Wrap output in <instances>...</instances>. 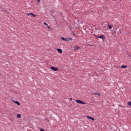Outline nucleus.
I'll return each mask as SVG.
<instances>
[{
  "label": "nucleus",
  "instance_id": "f257e3e1",
  "mask_svg": "<svg viewBox=\"0 0 131 131\" xmlns=\"http://www.w3.org/2000/svg\"><path fill=\"white\" fill-rule=\"evenodd\" d=\"M61 39H62V40H64L65 41H69V40H72V38H64L63 37H61Z\"/></svg>",
  "mask_w": 131,
  "mask_h": 131
},
{
  "label": "nucleus",
  "instance_id": "f03ea898",
  "mask_svg": "<svg viewBox=\"0 0 131 131\" xmlns=\"http://www.w3.org/2000/svg\"><path fill=\"white\" fill-rule=\"evenodd\" d=\"M76 102L78 103L79 104H85V103L84 102H83L81 100H76Z\"/></svg>",
  "mask_w": 131,
  "mask_h": 131
},
{
  "label": "nucleus",
  "instance_id": "7ed1b4c3",
  "mask_svg": "<svg viewBox=\"0 0 131 131\" xmlns=\"http://www.w3.org/2000/svg\"><path fill=\"white\" fill-rule=\"evenodd\" d=\"M27 15H28V16H30V15L31 16H33L34 18H35V17H36V15L32 13H27Z\"/></svg>",
  "mask_w": 131,
  "mask_h": 131
},
{
  "label": "nucleus",
  "instance_id": "20e7f679",
  "mask_svg": "<svg viewBox=\"0 0 131 131\" xmlns=\"http://www.w3.org/2000/svg\"><path fill=\"white\" fill-rule=\"evenodd\" d=\"M80 48L79 46H75L74 47V51H77V50H79Z\"/></svg>",
  "mask_w": 131,
  "mask_h": 131
},
{
  "label": "nucleus",
  "instance_id": "39448f33",
  "mask_svg": "<svg viewBox=\"0 0 131 131\" xmlns=\"http://www.w3.org/2000/svg\"><path fill=\"white\" fill-rule=\"evenodd\" d=\"M51 69L52 70H53V71H58V68H55L54 67H51Z\"/></svg>",
  "mask_w": 131,
  "mask_h": 131
},
{
  "label": "nucleus",
  "instance_id": "423d86ee",
  "mask_svg": "<svg viewBox=\"0 0 131 131\" xmlns=\"http://www.w3.org/2000/svg\"><path fill=\"white\" fill-rule=\"evenodd\" d=\"M57 52H58V53H60V54H62L63 53V51H62V49H57Z\"/></svg>",
  "mask_w": 131,
  "mask_h": 131
},
{
  "label": "nucleus",
  "instance_id": "0eeeda50",
  "mask_svg": "<svg viewBox=\"0 0 131 131\" xmlns=\"http://www.w3.org/2000/svg\"><path fill=\"white\" fill-rule=\"evenodd\" d=\"M12 101L15 104H16V105H18V106H20V102H19L18 101H15L14 100H13Z\"/></svg>",
  "mask_w": 131,
  "mask_h": 131
},
{
  "label": "nucleus",
  "instance_id": "6e6552de",
  "mask_svg": "<svg viewBox=\"0 0 131 131\" xmlns=\"http://www.w3.org/2000/svg\"><path fill=\"white\" fill-rule=\"evenodd\" d=\"M96 37L103 39L104 38V35L97 36Z\"/></svg>",
  "mask_w": 131,
  "mask_h": 131
},
{
  "label": "nucleus",
  "instance_id": "1a4fd4ad",
  "mask_svg": "<svg viewBox=\"0 0 131 131\" xmlns=\"http://www.w3.org/2000/svg\"><path fill=\"white\" fill-rule=\"evenodd\" d=\"M87 118L88 119H91V120H93L94 121V120H95V119L93 117H90V116H87Z\"/></svg>",
  "mask_w": 131,
  "mask_h": 131
},
{
  "label": "nucleus",
  "instance_id": "9d476101",
  "mask_svg": "<svg viewBox=\"0 0 131 131\" xmlns=\"http://www.w3.org/2000/svg\"><path fill=\"white\" fill-rule=\"evenodd\" d=\"M108 27L109 29H112V27H113V25H109V24H108Z\"/></svg>",
  "mask_w": 131,
  "mask_h": 131
},
{
  "label": "nucleus",
  "instance_id": "9b49d317",
  "mask_svg": "<svg viewBox=\"0 0 131 131\" xmlns=\"http://www.w3.org/2000/svg\"><path fill=\"white\" fill-rule=\"evenodd\" d=\"M126 67H127V66H124V65L121 66V68L122 69H125Z\"/></svg>",
  "mask_w": 131,
  "mask_h": 131
},
{
  "label": "nucleus",
  "instance_id": "f8f14e48",
  "mask_svg": "<svg viewBox=\"0 0 131 131\" xmlns=\"http://www.w3.org/2000/svg\"><path fill=\"white\" fill-rule=\"evenodd\" d=\"M17 118H20L21 117V115L18 114L17 115Z\"/></svg>",
  "mask_w": 131,
  "mask_h": 131
},
{
  "label": "nucleus",
  "instance_id": "ddd939ff",
  "mask_svg": "<svg viewBox=\"0 0 131 131\" xmlns=\"http://www.w3.org/2000/svg\"><path fill=\"white\" fill-rule=\"evenodd\" d=\"M95 95H97V96H100L101 95H100V93H98V92H96L94 93Z\"/></svg>",
  "mask_w": 131,
  "mask_h": 131
},
{
  "label": "nucleus",
  "instance_id": "4468645a",
  "mask_svg": "<svg viewBox=\"0 0 131 131\" xmlns=\"http://www.w3.org/2000/svg\"><path fill=\"white\" fill-rule=\"evenodd\" d=\"M45 120H46V121H48V122H50V120H49V118H46V119H45Z\"/></svg>",
  "mask_w": 131,
  "mask_h": 131
},
{
  "label": "nucleus",
  "instance_id": "2eb2a0df",
  "mask_svg": "<svg viewBox=\"0 0 131 131\" xmlns=\"http://www.w3.org/2000/svg\"><path fill=\"white\" fill-rule=\"evenodd\" d=\"M127 104L128 105V106H131V102H127Z\"/></svg>",
  "mask_w": 131,
  "mask_h": 131
},
{
  "label": "nucleus",
  "instance_id": "dca6fc26",
  "mask_svg": "<svg viewBox=\"0 0 131 131\" xmlns=\"http://www.w3.org/2000/svg\"><path fill=\"white\" fill-rule=\"evenodd\" d=\"M43 24H44V25H46V26H48V25L47 23H44Z\"/></svg>",
  "mask_w": 131,
  "mask_h": 131
},
{
  "label": "nucleus",
  "instance_id": "f3484780",
  "mask_svg": "<svg viewBox=\"0 0 131 131\" xmlns=\"http://www.w3.org/2000/svg\"><path fill=\"white\" fill-rule=\"evenodd\" d=\"M2 12H7L4 9H2Z\"/></svg>",
  "mask_w": 131,
  "mask_h": 131
},
{
  "label": "nucleus",
  "instance_id": "a211bd4d",
  "mask_svg": "<svg viewBox=\"0 0 131 131\" xmlns=\"http://www.w3.org/2000/svg\"><path fill=\"white\" fill-rule=\"evenodd\" d=\"M48 27H47V28H48V29H50V27H49V26H47Z\"/></svg>",
  "mask_w": 131,
  "mask_h": 131
},
{
  "label": "nucleus",
  "instance_id": "6ab92c4d",
  "mask_svg": "<svg viewBox=\"0 0 131 131\" xmlns=\"http://www.w3.org/2000/svg\"><path fill=\"white\" fill-rule=\"evenodd\" d=\"M38 3H40V0H37Z\"/></svg>",
  "mask_w": 131,
  "mask_h": 131
},
{
  "label": "nucleus",
  "instance_id": "aec40b11",
  "mask_svg": "<svg viewBox=\"0 0 131 131\" xmlns=\"http://www.w3.org/2000/svg\"><path fill=\"white\" fill-rule=\"evenodd\" d=\"M70 100L71 101H72V98H70Z\"/></svg>",
  "mask_w": 131,
  "mask_h": 131
},
{
  "label": "nucleus",
  "instance_id": "412c9836",
  "mask_svg": "<svg viewBox=\"0 0 131 131\" xmlns=\"http://www.w3.org/2000/svg\"><path fill=\"white\" fill-rule=\"evenodd\" d=\"M90 47H93V45H89Z\"/></svg>",
  "mask_w": 131,
  "mask_h": 131
}]
</instances>
